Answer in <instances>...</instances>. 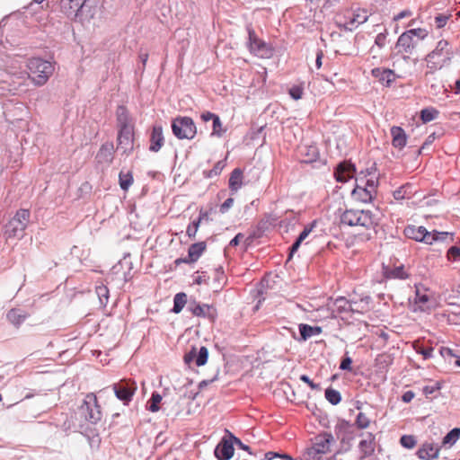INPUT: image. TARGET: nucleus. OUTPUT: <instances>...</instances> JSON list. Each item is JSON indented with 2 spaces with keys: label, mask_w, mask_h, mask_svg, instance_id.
Wrapping results in <instances>:
<instances>
[{
  "label": "nucleus",
  "mask_w": 460,
  "mask_h": 460,
  "mask_svg": "<svg viewBox=\"0 0 460 460\" xmlns=\"http://www.w3.org/2000/svg\"><path fill=\"white\" fill-rule=\"evenodd\" d=\"M414 302L416 305H419V309L421 311H425L426 309L429 308V306H426V304L429 302V296L426 294H420L417 291Z\"/></svg>",
  "instance_id": "37998d69"
},
{
  "label": "nucleus",
  "mask_w": 460,
  "mask_h": 460,
  "mask_svg": "<svg viewBox=\"0 0 460 460\" xmlns=\"http://www.w3.org/2000/svg\"><path fill=\"white\" fill-rule=\"evenodd\" d=\"M401 445L408 449L413 448L417 443L414 436L411 435H403L400 438Z\"/></svg>",
  "instance_id": "a18cd8bd"
},
{
  "label": "nucleus",
  "mask_w": 460,
  "mask_h": 460,
  "mask_svg": "<svg viewBox=\"0 0 460 460\" xmlns=\"http://www.w3.org/2000/svg\"><path fill=\"white\" fill-rule=\"evenodd\" d=\"M96 294L100 299V303L105 305L109 299V289L106 286L101 285L96 287Z\"/></svg>",
  "instance_id": "ea45409f"
},
{
  "label": "nucleus",
  "mask_w": 460,
  "mask_h": 460,
  "mask_svg": "<svg viewBox=\"0 0 460 460\" xmlns=\"http://www.w3.org/2000/svg\"><path fill=\"white\" fill-rule=\"evenodd\" d=\"M395 79V74L391 69H384L383 75H381L379 81L389 86Z\"/></svg>",
  "instance_id": "79ce46f5"
},
{
  "label": "nucleus",
  "mask_w": 460,
  "mask_h": 460,
  "mask_svg": "<svg viewBox=\"0 0 460 460\" xmlns=\"http://www.w3.org/2000/svg\"><path fill=\"white\" fill-rule=\"evenodd\" d=\"M289 94L294 100H299L303 94V89L300 86H293L289 89Z\"/></svg>",
  "instance_id": "13d9d810"
},
{
  "label": "nucleus",
  "mask_w": 460,
  "mask_h": 460,
  "mask_svg": "<svg viewBox=\"0 0 460 460\" xmlns=\"http://www.w3.org/2000/svg\"><path fill=\"white\" fill-rule=\"evenodd\" d=\"M188 310L195 316L204 317L215 322L217 317V309L208 304H199L195 300L189 303Z\"/></svg>",
  "instance_id": "1a4fd4ad"
},
{
  "label": "nucleus",
  "mask_w": 460,
  "mask_h": 460,
  "mask_svg": "<svg viewBox=\"0 0 460 460\" xmlns=\"http://www.w3.org/2000/svg\"><path fill=\"white\" fill-rule=\"evenodd\" d=\"M411 188V184H406L396 190L394 191V198L397 200L403 199L406 197H409L411 194V191H409V189Z\"/></svg>",
  "instance_id": "58836bf2"
},
{
  "label": "nucleus",
  "mask_w": 460,
  "mask_h": 460,
  "mask_svg": "<svg viewBox=\"0 0 460 460\" xmlns=\"http://www.w3.org/2000/svg\"><path fill=\"white\" fill-rule=\"evenodd\" d=\"M114 146L112 142H106L102 145L96 155V159L100 164H111L113 160Z\"/></svg>",
  "instance_id": "aec40b11"
},
{
  "label": "nucleus",
  "mask_w": 460,
  "mask_h": 460,
  "mask_svg": "<svg viewBox=\"0 0 460 460\" xmlns=\"http://www.w3.org/2000/svg\"><path fill=\"white\" fill-rule=\"evenodd\" d=\"M313 448H307L303 460H323V454H314Z\"/></svg>",
  "instance_id": "6e6d98bb"
},
{
  "label": "nucleus",
  "mask_w": 460,
  "mask_h": 460,
  "mask_svg": "<svg viewBox=\"0 0 460 460\" xmlns=\"http://www.w3.org/2000/svg\"><path fill=\"white\" fill-rule=\"evenodd\" d=\"M93 0H61L62 12L70 19L77 21L78 15H82L85 7H89V2Z\"/></svg>",
  "instance_id": "6e6552de"
},
{
  "label": "nucleus",
  "mask_w": 460,
  "mask_h": 460,
  "mask_svg": "<svg viewBox=\"0 0 460 460\" xmlns=\"http://www.w3.org/2000/svg\"><path fill=\"white\" fill-rule=\"evenodd\" d=\"M119 186L123 190H128V188L133 183V176L131 172H120L119 175Z\"/></svg>",
  "instance_id": "f704fd0d"
},
{
  "label": "nucleus",
  "mask_w": 460,
  "mask_h": 460,
  "mask_svg": "<svg viewBox=\"0 0 460 460\" xmlns=\"http://www.w3.org/2000/svg\"><path fill=\"white\" fill-rule=\"evenodd\" d=\"M351 363H352L351 358L346 355L341 359V365H340V368L341 370H349V371H350L351 370Z\"/></svg>",
  "instance_id": "bf43d9fd"
},
{
  "label": "nucleus",
  "mask_w": 460,
  "mask_h": 460,
  "mask_svg": "<svg viewBox=\"0 0 460 460\" xmlns=\"http://www.w3.org/2000/svg\"><path fill=\"white\" fill-rule=\"evenodd\" d=\"M78 412L86 421L96 424L102 419V411L98 404L97 397L94 394H87L83 403L78 409Z\"/></svg>",
  "instance_id": "39448f33"
},
{
  "label": "nucleus",
  "mask_w": 460,
  "mask_h": 460,
  "mask_svg": "<svg viewBox=\"0 0 460 460\" xmlns=\"http://www.w3.org/2000/svg\"><path fill=\"white\" fill-rule=\"evenodd\" d=\"M377 187V181H375L373 179H370V180H367V183L366 185L364 186L365 189H367V190L369 191L370 194H372L373 196H375Z\"/></svg>",
  "instance_id": "052dcab7"
},
{
  "label": "nucleus",
  "mask_w": 460,
  "mask_h": 460,
  "mask_svg": "<svg viewBox=\"0 0 460 460\" xmlns=\"http://www.w3.org/2000/svg\"><path fill=\"white\" fill-rule=\"evenodd\" d=\"M315 226L316 221H313L310 225L305 226L304 230L298 235V238L302 241L305 240V238L309 235V234L312 232Z\"/></svg>",
  "instance_id": "5fc2aeb1"
},
{
  "label": "nucleus",
  "mask_w": 460,
  "mask_h": 460,
  "mask_svg": "<svg viewBox=\"0 0 460 460\" xmlns=\"http://www.w3.org/2000/svg\"><path fill=\"white\" fill-rule=\"evenodd\" d=\"M226 163L225 161L221 160L216 163L214 167L209 171H205L204 175L207 178H213L215 176H217L221 173L222 170L225 168Z\"/></svg>",
  "instance_id": "c9c22d12"
},
{
  "label": "nucleus",
  "mask_w": 460,
  "mask_h": 460,
  "mask_svg": "<svg viewBox=\"0 0 460 460\" xmlns=\"http://www.w3.org/2000/svg\"><path fill=\"white\" fill-rule=\"evenodd\" d=\"M31 212L29 209L21 208L17 210L13 217L5 226L4 234L7 238L21 239L30 222Z\"/></svg>",
  "instance_id": "20e7f679"
},
{
  "label": "nucleus",
  "mask_w": 460,
  "mask_h": 460,
  "mask_svg": "<svg viewBox=\"0 0 460 460\" xmlns=\"http://www.w3.org/2000/svg\"><path fill=\"white\" fill-rule=\"evenodd\" d=\"M424 231V226H408L404 229V234L410 239H413L417 242H421L426 234Z\"/></svg>",
  "instance_id": "bb28decb"
},
{
  "label": "nucleus",
  "mask_w": 460,
  "mask_h": 460,
  "mask_svg": "<svg viewBox=\"0 0 460 460\" xmlns=\"http://www.w3.org/2000/svg\"><path fill=\"white\" fill-rule=\"evenodd\" d=\"M163 397L160 394H158L157 392H154L151 395L150 400L148 401L147 410L152 412L158 411L160 409V403Z\"/></svg>",
  "instance_id": "473e14b6"
},
{
  "label": "nucleus",
  "mask_w": 460,
  "mask_h": 460,
  "mask_svg": "<svg viewBox=\"0 0 460 460\" xmlns=\"http://www.w3.org/2000/svg\"><path fill=\"white\" fill-rule=\"evenodd\" d=\"M243 171L240 168H235L230 174L229 189L232 192H236L243 184Z\"/></svg>",
  "instance_id": "a878e982"
},
{
  "label": "nucleus",
  "mask_w": 460,
  "mask_h": 460,
  "mask_svg": "<svg viewBox=\"0 0 460 460\" xmlns=\"http://www.w3.org/2000/svg\"><path fill=\"white\" fill-rule=\"evenodd\" d=\"M386 32L378 33L376 37L375 43L379 48H383L385 45Z\"/></svg>",
  "instance_id": "338daca9"
},
{
  "label": "nucleus",
  "mask_w": 460,
  "mask_h": 460,
  "mask_svg": "<svg viewBox=\"0 0 460 460\" xmlns=\"http://www.w3.org/2000/svg\"><path fill=\"white\" fill-rule=\"evenodd\" d=\"M459 438L460 428H454L443 438L442 444L444 446H452L459 439Z\"/></svg>",
  "instance_id": "7c9ffc66"
},
{
  "label": "nucleus",
  "mask_w": 460,
  "mask_h": 460,
  "mask_svg": "<svg viewBox=\"0 0 460 460\" xmlns=\"http://www.w3.org/2000/svg\"><path fill=\"white\" fill-rule=\"evenodd\" d=\"M440 389V385L438 383H435L432 385H426L423 387L422 392L426 396L433 394L435 392Z\"/></svg>",
  "instance_id": "4d7b16f0"
},
{
  "label": "nucleus",
  "mask_w": 460,
  "mask_h": 460,
  "mask_svg": "<svg viewBox=\"0 0 460 460\" xmlns=\"http://www.w3.org/2000/svg\"><path fill=\"white\" fill-rule=\"evenodd\" d=\"M28 314L24 311L18 308L11 309L6 314L7 320L17 328L20 327V325L26 320Z\"/></svg>",
  "instance_id": "5701e85b"
},
{
  "label": "nucleus",
  "mask_w": 460,
  "mask_h": 460,
  "mask_svg": "<svg viewBox=\"0 0 460 460\" xmlns=\"http://www.w3.org/2000/svg\"><path fill=\"white\" fill-rule=\"evenodd\" d=\"M206 243L199 242L192 243L188 249L189 261L196 262L206 250Z\"/></svg>",
  "instance_id": "393cba45"
},
{
  "label": "nucleus",
  "mask_w": 460,
  "mask_h": 460,
  "mask_svg": "<svg viewBox=\"0 0 460 460\" xmlns=\"http://www.w3.org/2000/svg\"><path fill=\"white\" fill-rule=\"evenodd\" d=\"M391 135L393 137L392 145L395 148L402 149L405 146L407 137L404 130L401 127L394 126L391 128Z\"/></svg>",
  "instance_id": "4be33fe9"
},
{
  "label": "nucleus",
  "mask_w": 460,
  "mask_h": 460,
  "mask_svg": "<svg viewBox=\"0 0 460 460\" xmlns=\"http://www.w3.org/2000/svg\"><path fill=\"white\" fill-rule=\"evenodd\" d=\"M325 398L332 405H337L341 401V393L332 387L325 390Z\"/></svg>",
  "instance_id": "2f4dec72"
},
{
  "label": "nucleus",
  "mask_w": 460,
  "mask_h": 460,
  "mask_svg": "<svg viewBox=\"0 0 460 460\" xmlns=\"http://www.w3.org/2000/svg\"><path fill=\"white\" fill-rule=\"evenodd\" d=\"M417 353L421 354L424 359L432 358L434 349L432 347H415Z\"/></svg>",
  "instance_id": "603ef678"
},
{
  "label": "nucleus",
  "mask_w": 460,
  "mask_h": 460,
  "mask_svg": "<svg viewBox=\"0 0 460 460\" xmlns=\"http://www.w3.org/2000/svg\"><path fill=\"white\" fill-rule=\"evenodd\" d=\"M352 197L358 201L367 203L372 201L374 199V196L369 193L367 189L364 187H361L359 185H357L355 189L351 192Z\"/></svg>",
  "instance_id": "cd10ccee"
},
{
  "label": "nucleus",
  "mask_w": 460,
  "mask_h": 460,
  "mask_svg": "<svg viewBox=\"0 0 460 460\" xmlns=\"http://www.w3.org/2000/svg\"><path fill=\"white\" fill-rule=\"evenodd\" d=\"M302 242L303 241L300 240L297 237L296 240L294 242V243L290 246V248H289V254H288V260H291V258L293 257L294 253L297 252V250L299 249Z\"/></svg>",
  "instance_id": "e2e57ef3"
},
{
  "label": "nucleus",
  "mask_w": 460,
  "mask_h": 460,
  "mask_svg": "<svg viewBox=\"0 0 460 460\" xmlns=\"http://www.w3.org/2000/svg\"><path fill=\"white\" fill-rule=\"evenodd\" d=\"M302 242L303 241L300 240L297 237L296 240L294 242V243L290 246V248H289V254H288V260H291V258L293 257L294 253L297 252V250L299 249Z\"/></svg>",
  "instance_id": "0e129e2a"
},
{
  "label": "nucleus",
  "mask_w": 460,
  "mask_h": 460,
  "mask_svg": "<svg viewBox=\"0 0 460 460\" xmlns=\"http://www.w3.org/2000/svg\"><path fill=\"white\" fill-rule=\"evenodd\" d=\"M438 455L439 448L430 443L423 444L417 451V456L421 460H432L438 458Z\"/></svg>",
  "instance_id": "412c9836"
},
{
  "label": "nucleus",
  "mask_w": 460,
  "mask_h": 460,
  "mask_svg": "<svg viewBox=\"0 0 460 460\" xmlns=\"http://www.w3.org/2000/svg\"><path fill=\"white\" fill-rule=\"evenodd\" d=\"M306 153L305 154V158L304 159V162L306 164L313 163L316 161V159L319 156V153L316 146H306Z\"/></svg>",
  "instance_id": "4c0bfd02"
},
{
  "label": "nucleus",
  "mask_w": 460,
  "mask_h": 460,
  "mask_svg": "<svg viewBox=\"0 0 460 460\" xmlns=\"http://www.w3.org/2000/svg\"><path fill=\"white\" fill-rule=\"evenodd\" d=\"M408 31L418 41L420 40H423L428 35L427 31L424 29H420V28L411 29V30H408Z\"/></svg>",
  "instance_id": "8fccbe9b"
},
{
  "label": "nucleus",
  "mask_w": 460,
  "mask_h": 460,
  "mask_svg": "<svg viewBox=\"0 0 460 460\" xmlns=\"http://www.w3.org/2000/svg\"><path fill=\"white\" fill-rule=\"evenodd\" d=\"M356 172L355 165L351 163L342 162L340 163L334 172V176L337 181L346 182L353 177Z\"/></svg>",
  "instance_id": "dca6fc26"
},
{
  "label": "nucleus",
  "mask_w": 460,
  "mask_h": 460,
  "mask_svg": "<svg viewBox=\"0 0 460 460\" xmlns=\"http://www.w3.org/2000/svg\"><path fill=\"white\" fill-rule=\"evenodd\" d=\"M116 116L118 126L119 128H133V126L130 124L128 111L125 106L120 105L117 108Z\"/></svg>",
  "instance_id": "b1692460"
},
{
  "label": "nucleus",
  "mask_w": 460,
  "mask_h": 460,
  "mask_svg": "<svg viewBox=\"0 0 460 460\" xmlns=\"http://www.w3.org/2000/svg\"><path fill=\"white\" fill-rule=\"evenodd\" d=\"M208 358V350L205 346H202L199 349L193 346L190 351L185 353L183 359L187 365H190L194 362L196 366L201 367L207 363Z\"/></svg>",
  "instance_id": "9d476101"
},
{
  "label": "nucleus",
  "mask_w": 460,
  "mask_h": 460,
  "mask_svg": "<svg viewBox=\"0 0 460 460\" xmlns=\"http://www.w3.org/2000/svg\"><path fill=\"white\" fill-rule=\"evenodd\" d=\"M133 128H119L117 138V149H121L123 153L131 152L133 149Z\"/></svg>",
  "instance_id": "f8f14e48"
},
{
  "label": "nucleus",
  "mask_w": 460,
  "mask_h": 460,
  "mask_svg": "<svg viewBox=\"0 0 460 460\" xmlns=\"http://www.w3.org/2000/svg\"><path fill=\"white\" fill-rule=\"evenodd\" d=\"M300 380L305 384H307L312 389L314 390H320L321 387H320V385L319 384H315L314 383L310 377L306 375H302L300 376Z\"/></svg>",
  "instance_id": "680f3d73"
},
{
  "label": "nucleus",
  "mask_w": 460,
  "mask_h": 460,
  "mask_svg": "<svg viewBox=\"0 0 460 460\" xmlns=\"http://www.w3.org/2000/svg\"><path fill=\"white\" fill-rule=\"evenodd\" d=\"M333 307L338 313H363L366 309V306H361V308L354 307L350 302V300L346 299L344 296H339L333 302Z\"/></svg>",
  "instance_id": "a211bd4d"
},
{
  "label": "nucleus",
  "mask_w": 460,
  "mask_h": 460,
  "mask_svg": "<svg viewBox=\"0 0 460 460\" xmlns=\"http://www.w3.org/2000/svg\"><path fill=\"white\" fill-rule=\"evenodd\" d=\"M375 435L371 432H367L366 438L359 442L358 448L361 454L360 458H366L373 455L375 451Z\"/></svg>",
  "instance_id": "6ab92c4d"
},
{
  "label": "nucleus",
  "mask_w": 460,
  "mask_h": 460,
  "mask_svg": "<svg viewBox=\"0 0 460 460\" xmlns=\"http://www.w3.org/2000/svg\"><path fill=\"white\" fill-rule=\"evenodd\" d=\"M172 131L178 139H193L197 127L190 117H176L172 121Z\"/></svg>",
  "instance_id": "423d86ee"
},
{
  "label": "nucleus",
  "mask_w": 460,
  "mask_h": 460,
  "mask_svg": "<svg viewBox=\"0 0 460 460\" xmlns=\"http://www.w3.org/2000/svg\"><path fill=\"white\" fill-rule=\"evenodd\" d=\"M389 277L400 279H405L408 278V274L404 270L403 266L395 267L389 273Z\"/></svg>",
  "instance_id": "49530a36"
},
{
  "label": "nucleus",
  "mask_w": 460,
  "mask_h": 460,
  "mask_svg": "<svg viewBox=\"0 0 460 460\" xmlns=\"http://www.w3.org/2000/svg\"><path fill=\"white\" fill-rule=\"evenodd\" d=\"M234 448L233 438L223 437L214 450L215 456L218 460H230L234 456Z\"/></svg>",
  "instance_id": "9b49d317"
},
{
  "label": "nucleus",
  "mask_w": 460,
  "mask_h": 460,
  "mask_svg": "<svg viewBox=\"0 0 460 460\" xmlns=\"http://www.w3.org/2000/svg\"><path fill=\"white\" fill-rule=\"evenodd\" d=\"M234 204V199L228 198L226 199L224 203L221 204L219 211L224 214L228 211V209L233 206Z\"/></svg>",
  "instance_id": "69168bd1"
},
{
  "label": "nucleus",
  "mask_w": 460,
  "mask_h": 460,
  "mask_svg": "<svg viewBox=\"0 0 460 460\" xmlns=\"http://www.w3.org/2000/svg\"><path fill=\"white\" fill-rule=\"evenodd\" d=\"M453 58V51L449 48L448 41L441 40L437 43L436 48L429 53L425 60L427 66L429 69L426 75L433 74L436 70L441 69L443 66L448 65Z\"/></svg>",
  "instance_id": "f03ea898"
},
{
  "label": "nucleus",
  "mask_w": 460,
  "mask_h": 460,
  "mask_svg": "<svg viewBox=\"0 0 460 460\" xmlns=\"http://www.w3.org/2000/svg\"><path fill=\"white\" fill-rule=\"evenodd\" d=\"M418 44V40H415L408 31L402 33L395 44V49H398V53L412 54L413 49Z\"/></svg>",
  "instance_id": "ddd939ff"
},
{
  "label": "nucleus",
  "mask_w": 460,
  "mask_h": 460,
  "mask_svg": "<svg viewBox=\"0 0 460 460\" xmlns=\"http://www.w3.org/2000/svg\"><path fill=\"white\" fill-rule=\"evenodd\" d=\"M451 15H447L443 13H439L435 17V25L437 28L440 29L443 28L446 24L447 20L450 18Z\"/></svg>",
  "instance_id": "864d4df0"
},
{
  "label": "nucleus",
  "mask_w": 460,
  "mask_h": 460,
  "mask_svg": "<svg viewBox=\"0 0 460 460\" xmlns=\"http://www.w3.org/2000/svg\"><path fill=\"white\" fill-rule=\"evenodd\" d=\"M368 19V16L367 14V10L365 9H358L354 14L353 18L350 19V21L348 22V24L353 26L354 24H362L366 22Z\"/></svg>",
  "instance_id": "72a5a7b5"
},
{
  "label": "nucleus",
  "mask_w": 460,
  "mask_h": 460,
  "mask_svg": "<svg viewBox=\"0 0 460 460\" xmlns=\"http://www.w3.org/2000/svg\"><path fill=\"white\" fill-rule=\"evenodd\" d=\"M164 144V137L163 135V128L160 125H155L152 128L150 135L149 150L151 152H158Z\"/></svg>",
  "instance_id": "f3484780"
},
{
  "label": "nucleus",
  "mask_w": 460,
  "mask_h": 460,
  "mask_svg": "<svg viewBox=\"0 0 460 460\" xmlns=\"http://www.w3.org/2000/svg\"><path fill=\"white\" fill-rule=\"evenodd\" d=\"M355 424L357 426L358 429H367L369 424H370V420L366 416L365 413L363 412H359L356 418V421H355Z\"/></svg>",
  "instance_id": "c03bdc74"
},
{
  "label": "nucleus",
  "mask_w": 460,
  "mask_h": 460,
  "mask_svg": "<svg viewBox=\"0 0 460 460\" xmlns=\"http://www.w3.org/2000/svg\"><path fill=\"white\" fill-rule=\"evenodd\" d=\"M334 441L333 436L331 433H322L314 438L313 446L314 454H325L330 450L331 443Z\"/></svg>",
  "instance_id": "4468645a"
},
{
  "label": "nucleus",
  "mask_w": 460,
  "mask_h": 460,
  "mask_svg": "<svg viewBox=\"0 0 460 460\" xmlns=\"http://www.w3.org/2000/svg\"><path fill=\"white\" fill-rule=\"evenodd\" d=\"M94 3V0L93 2H89V7H85L84 10V13H82V15H78L77 20L80 22H84L86 20H90L94 15V11L93 10V4Z\"/></svg>",
  "instance_id": "de8ad7c7"
},
{
  "label": "nucleus",
  "mask_w": 460,
  "mask_h": 460,
  "mask_svg": "<svg viewBox=\"0 0 460 460\" xmlns=\"http://www.w3.org/2000/svg\"><path fill=\"white\" fill-rule=\"evenodd\" d=\"M227 434L233 438L234 445H236L240 449L247 451L250 455H252L251 447L245 444H243L240 438L233 435L231 432L227 431Z\"/></svg>",
  "instance_id": "3c124183"
},
{
  "label": "nucleus",
  "mask_w": 460,
  "mask_h": 460,
  "mask_svg": "<svg viewBox=\"0 0 460 460\" xmlns=\"http://www.w3.org/2000/svg\"><path fill=\"white\" fill-rule=\"evenodd\" d=\"M187 304V295L183 292L177 293L173 297V307L172 312L179 314Z\"/></svg>",
  "instance_id": "c756f323"
},
{
  "label": "nucleus",
  "mask_w": 460,
  "mask_h": 460,
  "mask_svg": "<svg viewBox=\"0 0 460 460\" xmlns=\"http://www.w3.org/2000/svg\"><path fill=\"white\" fill-rule=\"evenodd\" d=\"M424 233H426L424 238L422 239L421 242L427 243V244H432L434 242H437L436 239H435V236L433 235V231L432 232H429L426 228H425V231Z\"/></svg>",
  "instance_id": "774afa93"
},
{
  "label": "nucleus",
  "mask_w": 460,
  "mask_h": 460,
  "mask_svg": "<svg viewBox=\"0 0 460 460\" xmlns=\"http://www.w3.org/2000/svg\"><path fill=\"white\" fill-rule=\"evenodd\" d=\"M438 111L433 108L423 109L420 111V119L424 123L429 122L437 118Z\"/></svg>",
  "instance_id": "e433bc0d"
},
{
  "label": "nucleus",
  "mask_w": 460,
  "mask_h": 460,
  "mask_svg": "<svg viewBox=\"0 0 460 460\" xmlns=\"http://www.w3.org/2000/svg\"><path fill=\"white\" fill-rule=\"evenodd\" d=\"M28 68L31 81L38 86L44 85L55 70L52 62L40 58L29 59Z\"/></svg>",
  "instance_id": "7ed1b4c3"
},
{
  "label": "nucleus",
  "mask_w": 460,
  "mask_h": 460,
  "mask_svg": "<svg viewBox=\"0 0 460 460\" xmlns=\"http://www.w3.org/2000/svg\"><path fill=\"white\" fill-rule=\"evenodd\" d=\"M112 389L116 397L128 405L137 391V384L131 379H121L118 383L112 385Z\"/></svg>",
  "instance_id": "0eeeda50"
},
{
  "label": "nucleus",
  "mask_w": 460,
  "mask_h": 460,
  "mask_svg": "<svg viewBox=\"0 0 460 460\" xmlns=\"http://www.w3.org/2000/svg\"><path fill=\"white\" fill-rule=\"evenodd\" d=\"M378 212L364 209H346L341 215V223L349 226H362L367 229L376 228L379 225Z\"/></svg>",
  "instance_id": "f257e3e1"
},
{
  "label": "nucleus",
  "mask_w": 460,
  "mask_h": 460,
  "mask_svg": "<svg viewBox=\"0 0 460 460\" xmlns=\"http://www.w3.org/2000/svg\"><path fill=\"white\" fill-rule=\"evenodd\" d=\"M299 332L301 335L302 341H306L307 339L311 338L312 336L318 335L321 333L322 329L318 326H310L305 323H301L299 325Z\"/></svg>",
  "instance_id": "c85d7f7f"
},
{
  "label": "nucleus",
  "mask_w": 460,
  "mask_h": 460,
  "mask_svg": "<svg viewBox=\"0 0 460 460\" xmlns=\"http://www.w3.org/2000/svg\"><path fill=\"white\" fill-rule=\"evenodd\" d=\"M226 132V129L223 128L222 123L220 120V118L217 116L215 118V119L212 121V136L216 137H222L224 133Z\"/></svg>",
  "instance_id": "a19ab883"
},
{
  "label": "nucleus",
  "mask_w": 460,
  "mask_h": 460,
  "mask_svg": "<svg viewBox=\"0 0 460 460\" xmlns=\"http://www.w3.org/2000/svg\"><path fill=\"white\" fill-rule=\"evenodd\" d=\"M250 50L255 55L263 57L270 52L267 44L261 40L252 29L248 30Z\"/></svg>",
  "instance_id": "2eb2a0df"
},
{
  "label": "nucleus",
  "mask_w": 460,
  "mask_h": 460,
  "mask_svg": "<svg viewBox=\"0 0 460 460\" xmlns=\"http://www.w3.org/2000/svg\"><path fill=\"white\" fill-rule=\"evenodd\" d=\"M449 261H458L460 259V248L458 246H451L447 253Z\"/></svg>",
  "instance_id": "09e8293b"
}]
</instances>
